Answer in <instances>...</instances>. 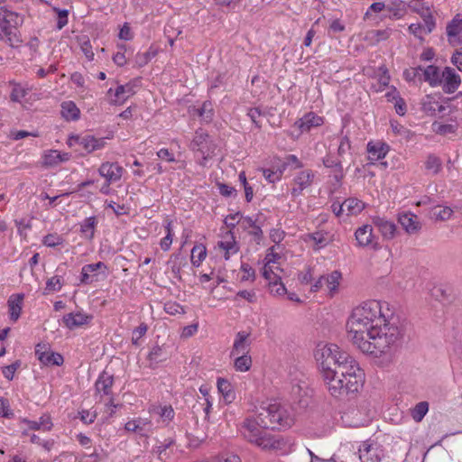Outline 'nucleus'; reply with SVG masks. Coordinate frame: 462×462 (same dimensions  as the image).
<instances>
[{
	"instance_id": "f257e3e1",
	"label": "nucleus",
	"mask_w": 462,
	"mask_h": 462,
	"mask_svg": "<svg viewBox=\"0 0 462 462\" xmlns=\"http://www.w3.org/2000/svg\"><path fill=\"white\" fill-rule=\"evenodd\" d=\"M346 328L349 340L363 353L375 357L391 355L402 335L395 319H387L377 300L356 307Z\"/></svg>"
},
{
	"instance_id": "f03ea898",
	"label": "nucleus",
	"mask_w": 462,
	"mask_h": 462,
	"mask_svg": "<svg viewBox=\"0 0 462 462\" xmlns=\"http://www.w3.org/2000/svg\"><path fill=\"white\" fill-rule=\"evenodd\" d=\"M293 423L294 414L289 405L269 400L254 407L252 414L238 426V431L244 439L254 444L264 430H285Z\"/></svg>"
},
{
	"instance_id": "7ed1b4c3",
	"label": "nucleus",
	"mask_w": 462,
	"mask_h": 462,
	"mask_svg": "<svg viewBox=\"0 0 462 462\" xmlns=\"http://www.w3.org/2000/svg\"><path fill=\"white\" fill-rule=\"evenodd\" d=\"M315 358L319 363L320 373L327 388L330 394L339 393L342 390L340 381L335 379L337 370L342 374H346L354 377L348 378V389H356L360 382V373L358 372V364L346 352L340 350L339 346L335 344H319L315 350Z\"/></svg>"
},
{
	"instance_id": "20e7f679",
	"label": "nucleus",
	"mask_w": 462,
	"mask_h": 462,
	"mask_svg": "<svg viewBox=\"0 0 462 462\" xmlns=\"http://www.w3.org/2000/svg\"><path fill=\"white\" fill-rule=\"evenodd\" d=\"M23 23V17L16 12L2 9L0 13V27L5 33L6 43L12 47H18L22 39L18 28Z\"/></svg>"
},
{
	"instance_id": "39448f33",
	"label": "nucleus",
	"mask_w": 462,
	"mask_h": 462,
	"mask_svg": "<svg viewBox=\"0 0 462 462\" xmlns=\"http://www.w3.org/2000/svg\"><path fill=\"white\" fill-rule=\"evenodd\" d=\"M189 147L195 152V156L200 160V164L203 166L206 165L207 160L214 154L216 150V145L210 136L202 129L195 132Z\"/></svg>"
},
{
	"instance_id": "423d86ee",
	"label": "nucleus",
	"mask_w": 462,
	"mask_h": 462,
	"mask_svg": "<svg viewBox=\"0 0 462 462\" xmlns=\"http://www.w3.org/2000/svg\"><path fill=\"white\" fill-rule=\"evenodd\" d=\"M106 138H97L93 135L87 134L84 136L72 135L69 139V145H80L87 152L90 153L94 151L100 150L105 147Z\"/></svg>"
},
{
	"instance_id": "0eeeda50",
	"label": "nucleus",
	"mask_w": 462,
	"mask_h": 462,
	"mask_svg": "<svg viewBox=\"0 0 462 462\" xmlns=\"http://www.w3.org/2000/svg\"><path fill=\"white\" fill-rule=\"evenodd\" d=\"M358 454L361 462H381L383 450L377 443L364 441L358 448Z\"/></svg>"
},
{
	"instance_id": "6e6552de",
	"label": "nucleus",
	"mask_w": 462,
	"mask_h": 462,
	"mask_svg": "<svg viewBox=\"0 0 462 462\" xmlns=\"http://www.w3.org/2000/svg\"><path fill=\"white\" fill-rule=\"evenodd\" d=\"M315 173L311 170H303L297 173L292 180L291 194L292 198L300 196L304 189L310 188L314 180Z\"/></svg>"
},
{
	"instance_id": "1a4fd4ad",
	"label": "nucleus",
	"mask_w": 462,
	"mask_h": 462,
	"mask_svg": "<svg viewBox=\"0 0 462 462\" xmlns=\"http://www.w3.org/2000/svg\"><path fill=\"white\" fill-rule=\"evenodd\" d=\"M35 355L44 365H60L63 364V356L51 350L48 344H38L35 347Z\"/></svg>"
},
{
	"instance_id": "9d476101",
	"label": "nucleus",
	"mask_w": 462,
	"mask_h": 462,
	"mask_svg": "<svg viewBox=\"0 0 462 462\" xmlns=\"http://www.w3.org/2000/svg\"><path fill=\"white\" fill-rule=\"evenodd\" d=\"M254 444L263 450L268 451H279L286 448V442L282 437L272 435L266 431L260 435Z\"/></svg>"
},
{
	"instance_id": "9b49d317",
	"label": "nucleus",
	"mask_w": 462,
	"mask_h": 462,
	"mask_svg": "<svg viewBox=\"0 0 462 462\" xmlns=\"http://www.w3.org/2000/svg\"><path fill=\"white\" fill-rule=\"evenodd\" d=\"M98 271L106 275L107 267L105 263L97 262L84 265L81 268L80 283L88 285L98 281Z\"/></svg>"
},
{
	"instance_id": "f8f14e48",
	"label": "nucleus",
	"mask_w": 462,
	"mask_h": 462,
	"mask_svg": "<svg viewBox=\"0 0 462 462\" xmlns=\"http://www.w3.org/2000/svg\"><path fill=\"white\" fill-rule=\"evenodd\" d=\"M355 237L359 247H371L374 250L379 248L378 243L373 235L371 225L359 226L355 232Z\"/></svg>"
},
{
	"instance_id": "ddd939ff",
	"label": "nucleus",
	"mask_w": 462,
	"mask_h": 462,
	"mask_svg": "<svg viewBox=\"0 0 462 462\" xmlns=\"http://www.w3.org/2000/svg\"><path fill=\"white\" fill-rule=\"evenodd\" d=\"M124 168L117 162H105L98 168V173L108 183H114L121 180Z\"/></svg>"
},
{
	"instance_id": "4468645a",
	"label": "nucleus",
	"mask_w": 462,
	"mask_h": 462,
	"mask_svg": "<svg viewBox=\"0 0 462 462\" xmlns=\"http://www.w3.org/2000/svg\"><path fill=\"white\" fill-rule=\"evenodd\" d=\"M441 80L442 89L447 94L454 93L461 84L460 76L450 67H446L442 70Z\"/></svg>"
},
{
	"instance_id": "2eb2a0df",
	"label": "nucleus",
	"mask_w": 462,
	"mask_h": 462,
	"mask_svg": "<svg viewBox=\"0 0 462 462\" xmlns=\"http://www.w3.org/2000/svg\"><path fill=\"white\" fill-rule=\"evenodd\" d=\"M398 223L409 235H416L421 229V223L417 215L406 211L398 215Z\"/></svg>"
},
{
	"instance_id": "dca6fc26",
	"label": "nucleus",
	"mask_w": 462,
	"mask_h": 462,
	"mask_svg": "<svg viewBox=\"0 0 462 462\" xmlns=\"http://www.w3.org/2000/svg\"><path fill=\"white\" fill-rule=\"evenodd\" d=\"M125 430L136 433L142 437H147L152 432L153 424L150 419L136 418L129 420L125 425Z\"/></svg>"
},
{
	"instance_id": "f3484780",
	"label": "nucleus",
	"mask_w": 462,
	"mask_h": 462,
	"mask_svg": "<svg viewBox=\"0 0 462 462\" xmlns=\"http://www.w3.org/2000/svg\"><path fill=\"white\" fill-rule=\"evenodd\" d=\"M358 372L360 373V382H359V384L358 386L356 388V389H348V378H350V375L346 374L344 373V374H341V372H338L337 370V374H335V379H337L340 381V384H342V390L340 391L339 393H337V394H331L332 396L336 397V398H340L344 395H347L349 393H356L359 391V389L363 386V383H364V381H365V374L363 372V370L358 366ZM348 374H351V380L353 379L354 377V374L351 373V372H348Z\"/></svg>"
},
{
	"instance_id": "a211bd4d",
	"label": "nucleus",
	"mask_w": 462,
	"mask_h": 462,
	"mask_svg": "<svg viewBox=\"0 0 462 462\" xmlns=\"http://www.w3.org/2000/svg\"><path fill=\"white\" fill-rule=\"evenodd\" d=\"M322 124H323L322 117L310 112V113L304 115L301 118L297 120L295 122L294 125L299 128L300 133H304V132H309L313 127L319 126Z\"/></svg>"
},
{
	"instance_id": "6ab92c4d",
	"label": "nucleus",
	"mask_w": 462,
	"mask_h": 462,
	"mask_svg": "<svg viewBox=\"0 0 462 462\" xmlns=\"http://www.w3.org/2000/svg\"><path fill=\"white\" fill-rule=\"evenodd\" d=\"M92 319V316L88 315L84 312L78 311V312H71L69 314H66L62 320L65 325L69 329H74L78 327L83 326L88 324Z\"/></svg>"
},
{
	"instance_id": "aec40b11",
	"label": "nucleus",
	"mask_w": 462,
	"mask_h": 462,
	"mask_svg": "<svg viewBox=\"0 0 462 462\" xmlns=\"http://www.w3.org/2000/svg\"><path fill=\"white\" fill-rule=\"evenodd\" d=\"M373 224L379 229L384 239H393L395 236L396 226L384 217L375 216L372 218Z\"/></svg>"
},
{
	"instance_id": "412c9836",
	"label": "nucleus",
	"mask_w": 462,
	"mask_h": 462,
	"mask_svg": "<svg viewBox=\"0 0 462 462\" xmlns=\"http://www.w3.org/2000/svg\"><path fill=\"white\" fill-rule=\"evenodd\" d=\"M21 423L27 425L29 430H32L51 431L53 427L51 415L48 413L42 414L39 418V420H31L26 418H23L21 419Z\"/></svg>"
},
{
	"instance_id": "4be33fe9",
	"label": "nucleus",
	"mask_w": 462,
	"mask_h": 462,
	"mask_svg": "<svg viewBox=\"0 0 462 462\" xmlns=\"http://www.w3.org/2000/svg\"><path fill=\"white\" fill-rule=\"evenodd\" d=\"M251 331H239L236 335L233 342V356L240 355L242 352H249L251 346Z\"/></svg>"
},
{
	"instance_id": "5701e85b",
	"label": "nucleus",
	"mask_w": 462,
	"mask_h": 462,
	"mask_svg": "<svg viewBox=\"0 0 462 462\" xmlns=\"http://www.w3.org/2000/svg\"><path fill=\"white\" fill-rule=\"evenodd\" d=\"M149 413L157 415L160 420L166 425H168L175 416V411L171 405L152 404L149 408Z\"/></svg>"
},
{
	"instance_id": "b1692460",
	"label": "nucleus",
	"mask_w": 462,
	"mask_h": 462,
	"mask_svg": "<svg viewBox=\"0 0 462 462\" xmlns=\"http://www.w3.org/2000/svg\"><path fill=\"white\" fill-rule=\"evenodd\" d=\"M134 93V87L131 83L120 85L116 88L114 98H111L110 104L115 106H121Z\"/></svg>"
},
{
	"instance_id": "393cba45",
	"label": "nucleus",
	"mask_w": 462,
	"mask_h": 462,
	"mask_svg": "<svg viewBox=\"0 0 462 462\" xmlns=\"http://www.w3.org/2000/svg\"><path fill=\"white\" fill-rule=\"evenodd\" d=\"M421 109L428 115L434 116L442 113L446 107L439 101V98L432 95H427L421 100Z\"/></svg>"
},
{
	"instance_id": "a878e982",
	"label": "nucleus",
	"mask_w": 462,
	"mask_h": 462,
	"mask_svg": "<svg viewBox=\"0 0 462 462\" xmlns=\"http://www.w3.org/2000/svg\"><path fill=\"white\" fill-rule=\"evenodd\" d=\"M368 159L378 161L386 156L389 152V146L382 142H369L366 148Z\"/></svg>"
},
{
	"instance_id": "bb28decb",
	"label": "nucleus",
	"mask_w": 462,
	"mask_h": 462,
	"mask_svg": "<svg viewBox=\"0 0 462 462\" xmlns=\"http://www.w3.org/2000/svg\"><path fill=\"white\" fill-rule=\"evenodd\" d=\"M173 277L178 281H181V270L188 264L187 260L180 254H174L171 255L167 262Z\"/></svg>"
},
{
	"instance_id": "cd10ccee",
	"label": "nucleus",
	"mask_w": 462,
	"mask_h": 462,
	"mask_svg": "<svg viewBox=\"0 0 462 462\" xmlns=\"http://www.w3.org/2000/svg\"><path fill=\"white\" fill-rule=\"evenodd\" d=\"M114 384V377L106 372H103L98 376L95 388L97 393H103L104 395H110L112 393V386Z\"/></svg>"
},
{
	"instance_id": "c85d7f7f",
	"label": "nucleus",
	"mask_w": 462,
	"mask_h": 462,
	"mask_svg": "<svg viewBox=\"0 0 462 462\" xmlns=\"http://www.w3.org/2000/svg\"><path fill=\"white\" fill-rule=\"evenodd\" d=\"M389 13V18L399 20L407 13L406 4L402 0H391L385 8Z\"/></svg>"
},
{
	"instance_id": "c756f323",
	"label": "nucleus",
	"mask_w": 462,
	"mask_h": 462,
	"mask_svg": "<svg viewBox=\"0 0 462 462\" xmlns=\"http://www.w3.org/2000/svg\"><path fill=\"white\" fill-rule=\"evenodd\" d=\"M97 225V217L92 216L85 218L80 223V235L83 238L91 241L95 236V230Z\"/></svg>"
},
{
	"instance_id": "7c9ffc66",
	"label": "nucleus",
	"mask_w": 462,
	"mask_h": 462,
	"mask_svg": "<svg viewBox=\"0 0 462 462\" xmlns=\"http://www.w3.org/2000/svg\"><path fill=\"white\" fill-rule=\"evenodd\" d=\"M422 72L424 80L428 82L430 86L434 88L441 85V72L438 67L430 65L425 69H422Z\"/></svg>"
},
{
	"instance_id": "2f4dec72",
	"label": "nucleus",
	"mask_w": 462,
	"mask_h": 462,
	"mask_svg": "<svg viewBox=\"0 0 462 462\" xmlns=\"http://www.w3.org/2000/svg\"><path fill=\"white\" fill-rule=\"evenodd\" d=\"M23 300V294H13L10 296V298L8 300L10 319L13 321H16L20 317V314L22 311Z\"/></svg>"
},
{
	"instance_id": "473e14b6",
	"label": "nucleus",
	"mask_w": 462,
	"mask_h": 462,
	"mask_svg": "<svg viewBox=\"0 0 462 462\" xmlns=\"http://www.w3.org/2000/svg\"><path fill=\"white\" fill-rule=\"evenodd\" d=\"M61 116L67 121H76L79 118L80 111L72 101H65L61 104Z\"/></svg>"
},
{
	"instance_id": "72a5a7b5",
	"label": "nucleus",
	"mask_w": 462,
	"mask_h": 462,
	"mask_svg": "<svg viewBox=\"0 0 462 462\" xmlns=\"http://www.w3.org/2000/svg\"><path fill=\"white\" fill-rule=\"evenodd\" d=\"M235 356L233 366L236 371L247 372L250 370L253 361L249 352H242L240 355Z\"/></svg>"
},
{
	"instance_id": "f704fd0d",
	"label": "nucleus",
	"mask_w": 462,
	"mask_h": 462,
	"mask_svg": "<svg viewBox=\"0 0 462 462\" xmlns=\"http://www.w3.org/2000/svg\"><path fill=\"white\" fill-rule=\"evenodd\" d=\"M191 113L193 116H198L201 121L208 123L213 119V106L211 102L205 101L200 107H193Z\"/></svg>"
},
{
	"instance_id": "c9c22d12",
	"label": "nucleus",
	"mask_w": 462,
	"mask_h": 462,
	"mask_svg": "<svg viewBox=\"0 0 462 462\" xmlns=\"http://www.w3.org/2000/svg\"><path fill=\"white\" fill-rule=\"evenodd\" d=\"M9 84L13 87L10 94V99L13 102H20L30 91L31 88L23 86L21 83L15 82L14 80L9 81Z\"/></svg>"
},
{
	"instance_id": "e433bc0d",
	"label": "nucleus",
	"mask_w": 462,
	"mask_h": 462,
	"mask_svg": "<svg viewBox=\"0 0 462 462\" xmlns=\"http://www.w3.org/2000/svg\"><path fill=\"white\" fill-rule=\"evenodd\" d=\"M448 37L453 38L458 36L462 32V17L461 15L456 14L446 28Z\"/></svg>"
},
{
	"instance_id": "4c0bfd02",
	"label": "nucleus",
	"mask_w": 462,
	"mask_h": 462,
	"mask_svg": "<svg viewBox=\"0 0 462 462\" xmlns=\"http://www.w3.org/2000/svg\"><path fill=\"white\" fill-rule=\"evenodd\" d=\"M207 256V248L199 244L193 246L191 250V263L195 267H199Z\"/></svg>"
},
{
	"instance_id": "58836bf2",
	"label": "nucleus",
	"mask_w": 462,
	"mask_h": 462,
	"mask_svg": "<svg viewBox=\"0 0 462 462\" xmlns=\"http://www.w3.org/2000/svg\"><path fill=\"white\" fill-rule=\"evenodd\" d=\"M429 411V402H420L411 411V415L416 422H420Z\"/></svg>"
},
{
	"instance_id": "ea45409f",
	"label": "nucleus",
	"mask_w": 462,
	"mask_h": 462,
	"mask_svg": "<svg viewBox=\"0 0 462 462\" xmlns=\"http://www.w3.org/2000/svg\"><path fill=\"white\" fill-rule=\"evenodd\" d=\"M431 213L432 217L435 220L445 221L448 220L451 217L453 210L449 207H444L442 208H440L439 207H436L432 208Z\"/></svg>"
},
{
	"instance_id": "a19ab883",
	"label": "nucleus",
	"mask_w": 462,
	"mask_h": 462,
	"mask_svg": "<svg viewBox=\"0 0 462 462\" xmlns=\"http://www.w3.org/2000/svg\"><path fill=\"white\" fill-rule=\"evenodd\" d=\"M277 271L282 270L275 265H263V276L269 282V284H272L273 281L277 282V280H281V277L276 273Z\"/></svg>"
},
{
	"instance_id": "79ce46f5",
	"label": "nucleus",
	"mask_w": 462,
	"mask_h": 462,
	"mask_svg": "<svg viewBox=\"0 0 462 462\" xmlns=\"http://www.w3.org/2000/svg\"><path fill=\"white\" fill-rule=\"evenodd\" d=\"M344 208H346L349 214L356 215L364 208L362 201L356 199H348L343 202Z\"/></svg>"
},
{
	"instance_id": "37998d69",
	"label": "nucleus",
	"mask_w": 462,
	"mask_h": 462,
	"mask_svg": "<svg viewBox=\"0 0 462 462\" xmlns=\"http://www.w3.org/2000/svg\"><path fill=\"white\" fill-rule=\"evenodd\" d=\"M425 168L432 174H437L441 170V161L435 155H429L425 162Z\"/></svg>"
},
{
	"instance_id": "c03bdc74",
	"label": "nucleus",
	"mask_w": 462,
	"mask_h": 462,
	"mask_svg": "<svg viewBox=\"0 0 462 462\" xmlns=\"http://www.w3.org/2000/svg\"><path fill=\"white\" fill-rule=\"evenodd\" d=\"M166 358L167 356L164 354L162 347L160 346H153L148 355V360L151 363L157 364L159 362L166 360Z\"/></svg>"
},
{
	"instance_id": "a18cd8bd",
	"label": "nucleus",
	"mask_w": 462,
	"mask_h": 462,
	"mask_svg": "<svg viewBox=\"0 0 462 462\" xmlns=\"http://www.w3.org/2000/svg\"><path fill=\"white\" fill-rule=\"evenodd\" d=\"M148 330V326L145 323H141L137 328H135L132 332V344L138 346H140L141 338L145 336Z\"/></svg>"
},
{
	"instance_id": "49530a36",
	"label": "nucleus",
	"mask_w": 462,
	"mask_h": 462,
	"mask_svg": "<svg viewBox=\"0 0 462 462\" xmlns=\"http://www.w3.org/2000/svg\"><path fill=\"white\" fill-rule=\"evenodd\" d=\"M326 281L325 283L327 284L329 291L333 292L337 290L339 280L341 279V273L337 271L332 272L329 275L325 276Z\"/></svg>"
},
{
	"instance_id": "de8ad7c7",
	"label": "nucleus",
	"mask_w": 462,
	"mask_h": 462,
	"mask_svg": "<svg viewBox=\"0 0 462 462\" xmlns=\"http://www.w3.org/2000/svg\"><path fill=\"white\" fill-rule=\"evenodd\" d=\"M187 438L190 448H198L207 439V434L203 431L197 433H188Z\"/></svg>"
},
{
	"instance_id": "09e8293b",
	"label": "nucleus",
	"mask_w": 462,
	"mask_h": 462,
	"mask_svg": "<svg viewBox=\"0 0 462 462\" xmlns=\"http://www.w3.org/2000/svg\"><path fill=\"white\" fill-rule=\"evenodd\" d=\"M310 239L314 242L316 249L323 248L328 245L327 234L323 232H314L310 234Z\"/></svg>"
},
{
	"instance_id": "8fccbe9b",
	"label": "nucleus",
	"mask_w": 462,
	"mask_h": 462,
	"mask_svg": "<svg viewBox=\"0 0 462 462\" xmlns=\"http://www.w3.org/2000/svg\"><path fill=\"white\" fill-rule=\"evenodd\" d=\"M248 116H250L251 120L256 126L260 127L262 125L261 117L266 116V112L262 110L260 107H253L248 111Z\"/></svg>"
},
{
	"instance_id": "3c124183",
	"label": "nucleus",
	"mask_w": 462,
	"mask_h": 462,
	"mask_svg": "<svg viewBox=\"0 0 462 462\" xmlns=\"http://www.w3.org/2000/svg\"><path fill=\"white\" fill-rule=\"evenodd\" d=\"M63 238L58 234H49L43 237L42 243L48 247H55L63 244Z\"/></svg>"
},
{
	"instance_id": "603ef678",
	"label": "nucleus",
	"mask_w": 462,
	"mask_h": 462,
	"mask_svg": "<svg viewBox=\"0 0 462 462\" xmlns=\"http://www.w3.org/2000/svg\"><path fill=\"white\" fill-rule=\"evenodd\" d=\"M166 313L170 315L182 314L184 313V308L176 301L169 300L164 303L163 307Z\"/></svg>"
},
{
	"instance_id": "864d4df0",
	"label": "nucleus",
	"mask_w": 462,
	"mask_h": 462,
	"mask_svg": "<svg viewBox=\"0 0 462 462\" xmlns=\"http://www.w3.org/2000/svg\"><path fill=\"white\" fill-rule=\"evenodd\" d=\"M231 249V242L218 241L215 246L217 255H222L226 260L229 259V250Z\"/></svg>"
},
{
	"instance_id": "5fc2aeb1",
	"label": "nucleus",
	"mask_w": 462,
	"mask_h": 462,
	"mask_svg": "<svg viewBox=\"0 0 462 462\" xmlns=\"http://www.w3.org/2000/svg\"><path fill=\"white\" fill-rule=\"evenodd\" d=\"M156 52L154 51H147L145 52L137 53L135 56V62L139 67L146 65L153 57Z\"/></svg>"
},
{
	"instance_id": "6e6d98bb",
	"label": "nucleus",
	"mask_w": 462,
	"mask_h": 462,
	"mask_svg": "<svg viewBox=\"0 0 462 462\" xmlns=\"http://www.w3.org/2000/svg\"><path fill=\"white\" fill-rule=\"evenodd\" d=\"M261 171L263 172L264 179L269 183H275L282 179L281 171H277L276 170H274V167H273L272 169H261Z\"/></svg>"
},
{
	"instance_id": "4d7b16f0",
	"label": "nucleus",
	"mask_w": 462,
	"mask_h": 462,
	"mask_svg": "<svg viewBox=\"0 0 462 462\" xmlns=\"http://www.w3.org/2000/svg\"><path fill=\"white\" fill-rule=\"evenodd\" d=\"M386 8V5L383 2L373 3L366 12L365 13L364 19L369 20L372 17V13H380Z\"/></svg>"
},
{
	"instance_id": "13d9d810",
	"label": "nucleus",
	"mask_w": 462,
	"mask_h": 462,
	"mask_svg": "<svg viewBox=\"0 0 462 462\" xmlns=\"http://www.w3.org/2000/svg\"><path fill=\"white\" fill-rule=\"evenodd\" d=\"M390 34H391L390 29L374 30L369 32V36L375 42H379L381 41H384V40L388 39Z\"/></svg>"
},
{
	"instance_id": "bf43d9fd",
	"label": "nucleus",
	"mask_w": 462,
	"mask_h": 462,
	"mask_svg": "<svg viewBox=\"0 0 462 462\" xmlns=\"http://www.w3.org/2000/svg\"><path fill=\"white\" fill-rule=\"evenodd\" d=\"M53 10L58 14L57 28L61 30L68 23L69 11L54 7Z\"/></svg>"
},
{
	"instance_id": "052dcab7",
	"label": "nucleus",
	"mask_w": 462,
	"mask_h": 462,
	"mask_svg": "<svg viewBox=\"0 0 462 462\" xmlns=\"http://www.w3.org/2000/svg\"><path fill=\"white\" fill-rule=\"evenodd\" d=\"M62 287V283L60 282V278L58 276H53L50 278L46 282L45 290L49 292L51 291H59Z\"/></svg>"
},
{
	"instance_id": "680f3d73",
	"label": "nucleus",
	"mask_w": 462,
	"mask_h": 462,
	"mask_svg": "<svg viewBox=\"0 0 462 462\" xmlns=\"http://www.w3.org/2000/svg\"><path fill=\"white\" fill-rule=\"evenodd\" d=\"M217 390L224 396L225 399L228 396V393L231 392V383L228 380L224 378L217 379Z\"/></svg>"
},
{
	"instance_id": "e2e57ef3",
	"label": "nucleus",
	"mask_w": 462,
	"mask_h": 462,
	"mask_svg": "<svg viewBox=\"0 0 462 462\" xmlns=\"http://www.w3.org/2000/svg\"><path fill=\"white\" fill-rule=\"evenodd\" d=\"M173 444H174V439H172L171 438L167 439L164 441L161 442L159 445H157L154 448L153 451L158 455L160 459H162V454H164L166 449Z\"/></svg>"
},
{
	"instance_id": "0e129e2a",
	"label": "nucleus",
	"mask_w": 462,
	"mask_h": 462,
	"mask_svg": "<svg viewBox=\"0 0 462 462\" xmlns=\"http://www.w3.org/2000/svg\"><path fill=\"white\" fill-rule=\"evenodd\" d=\"M434 131L439 134H447L455 132V126L453 125H444L440 123H434L432 125Z\"/></svg>"
},
{
	"instance_id": "69168bd1",
	"label": "nucleus",
	"mask_w": 462,
	"mask_h": 462,
	"mask_svg": "<svg viewBox=\"0 0 462 462\" xmlns=\"http://www.w3.org/2000/svg\"><path fill=\"white\" fill-rule=\"evenodd\" d=\"M269 286L271 293L273 295L282 296L286 293V288L281 280L273 281Z\"/></svg>"
},
{
	"instance_id": "338daca9",
	"label": "nucleus",
	"mask_w": 462,
	"mask_h": 462,
	"mask_svg": "<svg viewBox=\"0 0 462 462\" xmlns=\"http://www.w3.org/2000/svg\"><path fill=\"white\" fill-rule=\"evenodd\" d=\"M421 71L422 68L420 66H418L416 68L405 69L403 72V76L407 81H414L416 78L420 75Z\"/></svg>"
},
{
	"instance_id": "774afa93",
	"label": "nucleus",
	"mask_w": 462,
	"mask_h": 462,
	"mask_svg": "<svg viewBox=\"0 0 462 462\" xmlns=\"http://www.w3.org/2000/svg\"><path fill=\"white\" fill-rule=\"evenodd\" d=\"M19 366H20L19 361H16L10 365L5 366L2 371L4 376L9 381L13 380L14 373L19 368Z\"/></svg>"
}]
</instances>
